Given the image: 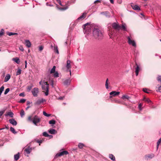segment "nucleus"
<instances>
[{
  "label": "nucleus",
  "instance_id": "21",
  "mask_svg": "<svg viewBox=\"0 0 161 161\" xmlns=\"http://www.w3.org/2000/svg\"><path fill=\"white\" fill-rule=\"evenodd\" d=\"M136 65H137V67L136 69L135 72L136 75L137 76L138 75L139 72L140 70V68L137 64H136Z\"/></svg>",
  "mask_w": 161,
  "mask_h": 161
},
{
  "label": "nucleus",
  "instance_id": "38",
  "mask_svg": "<svg viewBox=\"0 0 161 161\" xmlns=\"http://www.w3.org/2000/svg\"><path fill=\"white\" fill-rule=\"evenodd\" d=\"M43 113L44 116L47 117H49L51 115L50 114H47L45 111H43Z\"/></svg>",
  "mask_w": 161,
  "mask_h": 161
},
{
  "label": "nucleus",
  "instance_id": "53",
  "mask_svg": "<svg viewBox=\"0 0 161 161\" xmlns=\"http://www.w3.org/2000/svg\"><path fill=\"white\" fill-rule=\"evenodd\" d=\"M42 140H38L37 141V142L40 144L42 143Z\"/></svg>",
  "mask_w": 161,
  "mask_h": 161
},
{
  "label": "nucleus",
  "instance_id": "40",
  "mask_svg": "<svg viewBox=\"0 0 161 161\" xmlns=\"http://www.w3.org/2000/svg\"><path fill=\"white\" fill-rule=\"evenodd\" d=\"M108 79H107L106 80V82H105V86H106V88L107 89H108Z\"/></svg>",
  "mask_w": 161,
  "mask_h": 161
},
{
  "label": "nucleus",
  "instance_id": "2",
  "mask_svg": "<svg viewBox=\"0 0 161 161\" xmlns=\"http://www.w3.org/2000/svg\"><path fill=\"white\" fill-rule=\"evenodd\" d=\"M42 88L43 92H45V95L47 96L48 95L49 92V84L47 82L44 81H42Z\"/></svg>",
  "mask_w": 161,
  "mask_h": 161
},
{
  "label": "nucleus",
  "instance_id": "31",
  "mask_svg": "<svg viewBox=\"0 0 161 161\" xmlns=\"http://www.w3.org/2000/svg\"><path fill=\"white\" fill-rule=\"evenodd\" d=\"M109 158L113 161L115 160V158L114 156L112 154H110L109 155Z\"/></svg>",
  "mask_w": 161,
  "mask_h": 161
},
{
  "label": "nucleus",
  "instance_id": "24",
  "mask_svg": "<svg viewBox=\"0 0 161 161\" xmlns=\"http://www.w3.org/2000/svg\"><path fill=\"white\" fill-rule=\"evenodd\" d=\"M143 100L148 103H152L151 101L148 98H146L145 97H144Z\"/></svg>",
  "mask_w": 161,
  "mask_h": 161
},
{
  "label": "nucleus",
  "instance_id": "23",
  "mask_svg": "<svg viewBox=\"0 0 161 161\" xmlns=\"http://www.w3.org/2000/svg\"><path fill=\"white\" fill-rule=\"evenodd\" d=\"M120 30H122L124 31H127V29L125 24H123L122 26H120Z\"/></svg>",
  "mask_w": 161,
  "mask_h": 161
},
{
  "label": "nucleus",
  "instance_id": "25",
  "mask_svg": "<svg viewBox=\"0 0 161 161\" xmlns=\"http://www.w3.org/2000/svg\"><path fill=\"white\" fill-rule=\"evenodd\" d=\"M19 153H18L17 154L14 155V159L15 161L19 159Z\"/></svg>",
  "mask_w": 161,
  "mask_h": 161
},
{
  "label": "nucleus",
  "instance_id": "56",
  "mask_svg": "<svg viewBox=\"0 0 161 161\" xmlns=\"http://www.w3.org/2000/svg\"><path fill=\"white\" fill-rule=\"evenodd\" d=\"M19 95L20 96H24V94L23 93H21L19 94Z\"/></svg>",
  "mask_w": 161,
  "mask_h": 161
},
{
  "label": "nucleus",
  "instance_id": "13",
  "mask_svg": "<svg viewBox=\"0 0 161 161\" xmlns=\"http://www.w3.org/2000/svg\"><path fill=\"white\" fill-rule=\"evenodd\" d=\"M119 93L120 92H119L113 91L110 92L109 93V94L111 95H113V96H116L119 95Z\"/></svg>",
  "mask_w": 161,
  "mask_h": 161
},
{
  "label": "nucleus",
  "instance_id": "44",
  "mask_svg": "<svg viewBox=\"0 0 161 161\" xmlns=\"http://www.w3.org/2000/svg\"><path fill=\"white\" fill-rule=\"evenodd\" d=\"M8 34L9 36H11L13 35H17V33H13V32H8Z\"/></svg>",
  "mask_w": 161,
  "mask_h": 161
},
{
  "label": "nucleus",
  "instance_id": "35",
  "mask_svg": "<svg viewBox=\"0 0 161 161\" xmlns=\"http://www.w3.org/2000/svg\"><path fill=\"white\" fill-rule=\"evenodd\" d=\"M20 116L21 117H23L25 115V112L22 109L20 113Z\"/></svg>",
  "mask_w": 161,
  "mask_h": 161
},
{
  "label": "nucleus",
  "instance_id": "59",
  "mask_svg": "<svg viewBox=\"0 0 161 161\" xmlns=\"http://www.w3.org/2000/svg\"><path fill=\"white\" fill-rule=\"evenodd\" d=\"M5 128L7 129H8L9 127H8V125H6L5 126Z\"/></svg>",
  "mask_w": 161,
  "mask_h": 161
},
{
  "label": "nucleus",
  "instance_id": "15",
  "mask_svg": "<svg viewBox=\"0 0 161 161\" xmlns=\"http://www.w3.org/2000/svg\"><path fill=\"white\" fill-rule=\"evenodd\" d=\"M70 79H67L64 81V84L65 85H68L70 84Z\"/></svg>",
  "mask_w": 161,
  "mask_h": 161
},
{
  "label": "nucleus",
  "instance_id": "37",
  "mask_svg": "<svg viewBox=\"0 0 161 161\" xmlns=\"http://www.w3.org/2000/svg\"><path fill=\"white\" fill-rule=\"evenodd\" d=\"M56 121L54 120H52L49 121V123L50 124H55Z\"/></svg>",
  "mask_w": 161,
  "mask_h": 161
},
{
  "label": "nucleus",
  "instance_id": "9",
  "mask_svg": "<svg viewBox=\"0 0 161 161\" xmlns=\"http://www.w3.org/2000/svg\"><path fill=\"white\" fill-rule=\"evenodd\" d=\"M112 27L114 29L117 30H119L120 29V26L116 23H113Z\"/></svg>",
  "mask_w": 161,
  "mask_h": 161
},
{
  "label": "nucleus",
  "instance_id": "52",
  "mask_svg": "<svg viewBox=\"0 0 161 161\" xmlns=\"http://www.w3.org/2000/svg\"><path fill=\"white\" fill-rule=\"evenodd\" d=\"M4 113V111H0V118H1L2 116L3 115Z\"/></svg>",
  "mask_w": 161,
  "mask_h": 161
},
{
  "label": "nucleus",
  "instance_id": "16",
  "mask_svg": "<svg viewBox=\"0 0 161 161\" xmlns=\"http://www.w3.org/2000/svg\"><path fill=\"white\" fill-rule=\"evenodd\" d=\"M132 8L135 10H140V8L137 5H132Z\"/></svg>",
  "mask_w": 161,
  "mask_h": 161
},
{
  "label": "nucleus",
  "instance_id": "18",
  "mask_svg": "<svg viewBox=\"0 0 161 161\" xmlns=\"http://www.w3.org/2000/svg\"><path fill=\"white\" fill-rule=\"evenodd\" d=\"M10 75L9 74H7L4 78V81L6 82L8 81L10 79Z\"/></svg>",
  "mask_w": 161,
  "mask_h": 161
},
{
  "label": "nucleus",
  "instance_id": "1",
  "mask_svg": "<svg viewBox=\"0 0 161 161\" xmlns=\"http://www.w3.org/2000/svg\"><path fill=\"white\" fill-rule=\"evenodd\" d=\"M82 28L84 33L88 34L92 29L93 36L95 38L98 40H101L103 38V32L97 28H94L93 25H91L90 23H87L84 24Z\"/></svg>",
  "mask_w": 161,
  "mask_h": 161
},
{
  "label": "nucleus",
  "instance_id": "46",
  "mask_svg": "<svg viewBox=\"0 0 161 161\" xmlns=\"http://www.w3.org/2000/svg\"><path fill=\"white\" fill-rule=\"evenodd\" d=\"M157 80H158V81L161 82V76H158L157 78Z\"/></svg>",
  "mask_w": 161,
  "mask_h": 161
},
{
  "label": "nucleus",
  "instance_id": "19",
  "mask_svg": "<svg viewBox=\"0 0 161 161\" xmlns=\"http://www.w3.org/2000/svg\"><path fill=\"white\" fill-rule=\"evenodd\" d=\"M48 132L51 134H54L56 133V130L54 129H51L48 130Z\"/></svg>",
  "mask_w": 161,
  "mask_h": 161
},
{
  "label": "nucleus",
  "instance_id": "30",
  "mask_svg": "<svg viewBox=\"0 0 161 161\" xmlns=\"http://www.w3.org/2000/svg\"><path fill=\"white\" fill-rule=\"evenodd\" d=\"M10 130L14 134H16L17 133V132L15 131L14 129L11 127L10 128Z\"/></svg>",
  "mask_w": 161,
  "mask_h": 161
},
{
  "label": "nucleus",
  "instance_id": "12",
  "mask_svg": "<svg viewBox=\"0 0 161 161\" xmlns=\"http://www.w3.org/2000/svg\"><path fill=\"white\" fill-rule=\"evenodd\" d=\"M101 14L105 15L108 18H110L111 17V15L109 12L107 11L102 12H101Z\"/></svg>",
  "mask_w": 161,
  "mask_h": 161
},
{
  "label": "nucleus",
  "instance_id": "39",
  "mask_svg": "<svg viewBox=\"0 0 161 161\" xmlns=\"http://www.w3.org/2000/svg\"><path fill=\"white\" fill-rule=\"evenodd\" d=\"M4 87L3 86H2L0 88V95H1L2 92L3 91L4 89Z\"/></svg>",
  "mask_w": 161,
  "mask_h": 161
},
{
  "label": "nucleus",
  "instance_id": "48",
  "mask_svg": "<svg viewBox=\"0 0 161 161\" xmlns=\"http://www.w3.org/2000/svg\"><path fill=\"white\" fill-rule=\"evenodd\" d=\"M157 91L161 92V86H159L158 89L157 90Z\"/></svg>",
  "mask_w": 161,
  "mask_h": 161
},
{
  "label": "nucleus",
  "instance_id": "20",
  "mask_svg": "<svg viewBox=\"0 0 161 161\" xmlns=\"http://www.w3.org/2000/svg\"><path fill=\"white\" fill-rule=\"evenodd\" d=\"M14 114L11 112H9L7 113L6 114H5V116H9L10 117L12 118L13 117Z\"/></svg>",
  "mask_w": 161,
  "mask_h": 161
},
{
  "label": "nucleus",
  "instance_id": "64",
  "mask_svg": "<svg viewBox=\"0 0 161 161\" xmlns=\"http://www.w3.org/2000/svg\"><path fill=\"white\" fill-rule=\"evenodd\" d=\"M51 85L52 86V87H53V80H52V83H51Z\"/></svg>",
  "mask_w": 161,
  "mask_h": 161
},
{
  "label": "nucleus",
  "instance_id": "42",
  "mask_svg": "<svg viewBox=\"0 0 161 161\" xmlns=\"http://www.w3.org/2000/svg\"><path fill=\"white\" fill-rule=\"evenodd\" d=\"M9 91H10L9 88H7V89H6L5 90V91L4 92V94L5 95L7 94L9 92Z\"/></svg>",
  "mask_w": 161,
  "mask_h": 161
},
{
  "label": "nucleus",
  "instance_id": "8",
  "mask_svg": "<svg viewBox=\"0 0 161 161\" xmlns=\"http://www.w3.org/2000/svg\"><path fill=\"white\" fill-rule=\"evenodd\" d=\"M68 152L67 151H63L61 152H60L59 153H58L56 154L55 157V158H57L58 157L63 156L64 154L67 155L68 154Z\"/></svg>",
  "mask_w": 161,
  "mask_h": 161
},
{
  "label": "nucleus",
  "instance_id": "4",
  "mask_svg": "<svg viewBox=\"0 0 161 161\" xmlns=\"http://www.w3.org/2000/svg\"><path fill=\"white\" fill-rule=\"evenodd\" d=\"M70 63V61L69 60H68L67 61V64L66 65V67L67 69V71L69 72L70 75H71Z\"/></svg>",
  "mask_w": 161,
  "mask_h": 161
},
{
  "label": "nucleus",
  "instance_id": "43",
  "mask_svg": "<svg viewBox=\"0 0 161 161\" xmlns=\"http://www.w3.org/2000/svg\"><path fill=\"white\" fill-rule=\"evenodd\" d=\"M142 104L141 103L139 104L138 105V108H139V110L140 111H141L142 110Z\"/></svg>",
  "mask_w": 161,
  "mask_h": 161
},
{
  "label": "nucleus",
  "instance_id": "63",
  "mask_svg": "<svg viewBox=\"0 0 161 161\" xmlns=\"http://www.w3.org/2000/svg\"><path fill=\"white\" fill-rule=\"evenodd\" d=\"M27 105H29V104H30V103L29 101H27Z\"/></svg>",
  "mask_w": 161,
  "mask_h": 161
},
{
  "label": "nucleus",
  "instance_id": "33",
  "mask_svg": "<svg viewBox=\"0 0 161 161\" xmlns=\"http://www.w3.org/2000/svg\"><path fill=\"white\" fill-rule=\"evenodd\" d=\"M21 70L20 69H19L16 71V75H18L20 74L21 73Z\"/></svg>",
  "mask_w": 161,
  "mask_h": 161
},
{
  "label": "nucleus",
  "instance_id": "36",
  "mask_svg": "<svg viewBox=\"0 0 161 161\" xmlns=\"http://www.w3.org/2000/svg\"><path fill=\"white\" fill-rule=\"evenodd\" d=\"M122 98L124 99H129L130 98V97L127 95H124L122 97Z\"/></svg>",
  "mask_w": 161,
  "mask_h": 161
},
{
  "label": "nucleus",
  "instance_id": "17",
  "mask_svg": "<svg viewBox=\"0 0 161 161\" xmlns=\"http://www.w3.org/2000/svg\"><path fill=\"white\" fill-rule=\"evenodd\" d=\"M25 44L26 46L28 47H30L31 46V43L29 40H26L25 41Z\"/></svg>",
  "mask_w": 161,
  "mask_h": 161
},
{
  "label": "nucleus",
  "instance_id": "57",
  "mask_svg": "<svg viewBox=\"0 0 161 161\" xmlns=\"http://www.w3.org/2000/svg\"><path fill=\"white\" fill-rule=\"evenodd\" d=\"M110 3H114V0H109Z\"/></svg>",
  "mask_w": 161,
  "mask_h": 161
},
{
  "label": "nucleus",
  "instance_id": "60",
  "mask_svg": "<svg viewBox=\"0 0 161 161\" xmlns=\"http://www.w3.org/2000/svg\"><path fill=\"white\" fill-rule=\"evenodd\" d=\"M63 98H64V97H59L58 98V99H60V100H62V99H63Z\"/></svg>",
  "mask_w": 161,
  "mask_h": 161
},
{
  "label": "nucleus",
  "instance_id": "49",
  "mask_svg": "<svg viewBox=\"0 0 161 161\" xmlns=\"http://www.w3.org/2000/svg\"><path fill=\"white\" fill-rule=\"evenodd\" d=\"M143 91L147 93H148V92H147V89L146 88H144L143 89Z\"/></svg>",
  "mask_w": 161,
  "mask_h": 161
},
{
  "label": "nucleus",
  "instance_id": "58",
  "mask_svg": "<svg viewBox=\"0 0 161 161\" xmlns=\"http://www.w3.org/2000/svg\"><path fill=\"white\" fill-rule=\"evenodd\" d=\"M31 87H28V90L29 91H30L31 90Z\"/></svg>",
  "mask_w": 161,
  "mask_h": 161
},
{
  "label": "nucleus",
  "instance_id": "6",
  "mask_svg": "<svg viewBox=\"0 0 161 161\" xmlns=\"http://www.w3.org/2000/svg\"><path fill=\"white\" fill-rule=\"evenodd\" d=\"M51 48H52L54 51V52L58 54H59V53L58 50V46L57 45L54 44L53 45H51L50 46Z\"/></svg>",
  "mask_w": 161,
  "mask_h": 161
},
{
  "label": "nucleus",
  "instance_id": "22",
  "mask_svg": "<svg viewBox=\"0 0 161 161\" xmlns=\"http://www.w3.org/2000/svg\"><path fill=\"white\" fill-rule=\"evenodd\" d=\"M12 60L14 61L15 62H16L17 64H19L20 62L19 58L17 57L13 58L12 59Z\"/></svg>",
  "mask_w": 161,
  "mask_h": 161
},
{
  "label": "nucleus",
  "instance_id": "28",
  "mask_svg": "<svg viewBox=\"0 0 161 161\" xmlns=\"http://www.w3.org/2000/svg\"><path fill=\"white\" fill-rule=\"evenodd\" d=\"M154 157L153 154H149L145 156L146 158L147 159L148 158H152Z\"/></svg>",
  "mask_w": 161,
  "mask_h": 161
},
{
  "label": "nucleus",
  "instance_id": "7",
  "mask_svg": "<svg viewBox=\"0 0 161 161\" xmlns=\"http://www.w3.org/2000/svg\"><path fill=\"white\" fill-rule=\"evenodd\" d=\"M31 92L34 97H36L39 92L38 89L36 87L34 88L32 90Z\"/></svg>",
  "mask_w": 161,
  "mask_h": 161
},
{
  "label": "nucleus",
  "instance_id": "47",
  "mask_svg": "<svg viewBox=\"0 0 161 161\" xmlns=\"http://www.w3.org/2000/svg\"><path fill=\"white\" fill-rule=\"evenodd\" d=\"M3 31L4 30L3 29H2L0 32V36H1L3 35Z\"/></svg>",
  "mask_w": 161,
  "mask_h": 161
},
{
  "label": "nucleus",
  "instance_id": "34",
  "mask_svg": "<svg viewBox=\"0 0 161 161\" xmlns=\"http://www.w3.org/2000/svg\"><path fill=\"white\" fill-rule=\"evenodd\" d=\"M84 146V144L81 143H80L78 145V147L80 149L82 148Z\"/></svg>",
  "mask_w": 161,
  "mask_h": 161
},
{
  "label": "nucleus",
  "instance_id": "3",
  "mask_svg": "<svg viewBox=\"0 0 161 161\" xmlns=\"http://www.w3.org/2000/svg\"><path fill=\"white\" fill-rule=\"evenodd\" d=\"M32 118V116H30L28 118V120L30 122H32L36 125H37V124L40 121V119L37 115H35Z\"/></svg>",
  "mask_w": 161,
  "mask_h": 161
},
{
  "label": "nucleus",
  "instance_id": "41",
  "mask_svg": "<svg viewBox=\"0 0 161 161\" xmlns=\"http://www.w3.org/2000/svg\"><path fill=\"white\" fill-rule=\"evenodd\" d=\"M43 135L45 137H48L49 136L46 132H45L43 133Z\"/></svg>",
  "mask_w": 161,
  "mask_h": 161
},
{
  "label": "nucleus",
  "instance_id": "62",
  "mask_svg": "<svg viewBox=\"0 0 161 161\" xmlns=\"http://www.w3.org/2000/svg\"><path fill=\"white\" fill-rule=\"evenodd\" d=\"M42 81H40V82H39V84H40V85H42Z\"/></svg>",
  "mask_w": 161,
  "mask_h": 161
},
{
  "label": "nucleus",
  "instance_id": "32",
  "mask_svg": "<svg viewBox=\"0 0 161 161\" xmlns=\"http://www.w3.org/2000/svg\"><path fill=\"white\" fill-rule=\"evenodd\" d=\"M53 76L54 77H59V74L58 72L56 71L54 73Z\"/></svg>",
  "mask_w": 161,
  "mask_h": 161
},
{
  "label": "nucleus",
  "instance_id": "50",
  "mask_svg": "<svg viewBox=\"0 0 161 161\" xmlns=\"http://www.w3.org/2000/svg\"><path fill=\"white\" fill-rule=\"evenodd\" d=\"M19 49L20 50L22 51H24V49L22 46H20L19 47Z\"/></svg>",
  "mask_w": 161,
  "mask_h": 161
},
{
  "label": "nucleus",
  "instance_id": "11",
  "mask_svg": "<svg viewBox=\"0 0 161 161\" xmlns=\"http://www.w3.org/2000/svg\"><path fill=\"white\" fill-rule=\"evenodd\" d=\"M8 121L10 123L14 125H16L17 124V121L14 119H9Z\"/></svg>",
  "mask_w": 161,
  "mask_h": 161
},
{
  "label": "nucleus",
  "instance_id": "26",
  "mask_svg": "<svg viewBox=\"0 0 161 161\" xmlns=\"http://www.w3.org/2000/svg\"><path fill=\"white\" fill-rule=\"evenodd\" d=\"M25 151L27 154H29L30 153L31 149V148L29 147H28L27 148H26L25 150Z\"/></svg>",
  "mask_w": 161,
  "mask_h": 161
},
{
  "label": "nucleus",
  "instance_id": "14",
  "mask_svg": "<svg viewBox=\"0 0 161 161\" xmlns=\"http://www.w3.org/2000/svg\"><path fill=\"white\" fill-rule=\"evenodd\" d=\"M86 13H82V14L76 20V22H77L78 21L80 20V19H81L83 18H85V17H84V16H85L86 14Z\"/></svg>",
  "mask_w": 161,
  "mask_h": 161
},
{
  "label": "nucleus",
  "instance_id": "29",
  "mask_svg": "<svg viewBox=\"0 0 161 161\" xmlns=\"http://www.w3.org/2000/svg\"><path fill=\"white\" fill-rule=\"evenodd\" d=\"M161 143V137L158 140L157 143V149H158L159 146Z\"/></svg>",
  "mask_w": 161,
  "mask_h": 161
},
{
  "label": "nucleus",
  "instance_id": "54",
  "mask_svg": "<svg viewBox=\"0 0 161 161\" xmlns=\"http://www.w3.org/2000/svg\"><path fill=\"white\" fill-rule=\"evenodd\" d=\"M58 2L60 5H62L61 2L60 0H58Z\"/></svg>",
  "mask_w": 161,
  "mask_h": 161
},
{
  "label": "nucleus",
  "instance_id": "27",
  "mask_svg": "<svg viewBox=\"0 0 161 161\" xmlns=\"http://www.w3.org/2000/svg\"><path fill=\"white\" fill-rule=\"evenodd\" d=\"M56 70V66H54L52 69L50 71V74H52L54 73L55 72Z\"/></svg>",
  "mask_w": 161,
  "mask_h": 161
},
{
  "label": "nucleus",
  "instance_id": "45",
  "mask_svg": "<svg viewBox=\"0 0 161 161\" xmlns=\"http://www.w3.org/2000/svg\"><path fill=\"white\" fill-rule=\"evenodd\" d=\"M25 101H26V100L25 99H21L19 100V103H24L25 102Z\"/></svg>",
  "mask_w": 161,
  "mask_h": 161
},
{
  "label": "nucleus",
  "instance_id": "61",
  "mask_svg": "<svg viewBox=\"0 0 161 161\" xmlns=\"http://www.w3.org/2000/svg\"><path fill=\"white\" fill-rule=\"evenodd\" d=\"M76 25V24H75V23H73V24H72V25H73L74 26H75Z\"/></svg>",
  "mask_w": 161,
  "mask_h": 161
},
{
  "label": "nucleus",
  "instance_id": "10",
  "mask_svg": "<svg viewBox=\"0 0 161 161\" xmlns=\"http://www.w3.org/2000/svg\"><path fill=\"white\" fill-rule=\"evenodd\" d=\"M46 101V100L45 99L43 98H42L41 99L38 100L37 101H36V102L35 103V105H39L42 103H43L44 102H45Z\"/></svg>",
  "mask_w": 161,
  "mask_h": 161
},
{
  "label": "nucleus",
  "instance_id": "51",
  "mask_svg": "<svg viewBox=\"0 0 161 161\" xmlns=\"http://www.w3.org/2000/svg\"><path fill=\"white\" fill-rule=\"evenodd\" d=\"M43 47L42 46H40L39 47V50L40 51H42L43 49Z\"/></svg>",
  "mask_w": 161,
  "mask_h": 161
},
{
  "label": "nucleus",
  "instance_id": "55",
  "mask_svg": "<svg viewBox=\"0 0 161 161\" xmlns=\"http://www.w3.org/2000/svg\"><path fill=\"white\" fill-rule=\"evenodd\" d=\"M97 2H99V3H100L101 2V0H96L95 1L94 3H96Z\"/></svg>",
  "mask_w": 161,
  "mask_h": 161
},
{
  "label": "nucleus",
  "instance_id": "5",
  "mask_svg": "<svg viewBox=\"0 0 161 161\" xmlns=\"http://www.w3.org/2000/svg\"><path fill=\"white\" fill-rule=\"evenodd\" d=\"M127 38L128 40V43L130 45H132L133 47H136V44L135 41L134 40H132L130 36H128Z\"/></svg>",
  "mask_w": 161,
  "mask_h": 161
}]
</instances>
